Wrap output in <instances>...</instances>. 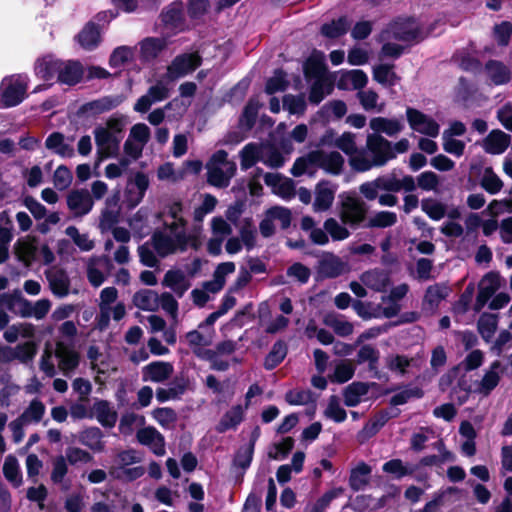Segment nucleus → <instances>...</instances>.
Returning <instances> with one entry per match:
<instances>
[{
    "mask_svg": "<svg viewBox=\"0 0 512 512\" xmlns=\"http://www.w3.org/2000/svg\"><path fill=\"white\" fill-rule=\"evenodd\" d=\"M367 214L368 206L363 200L357 197H348L341 204L339 217L343 225L357 229L360 226L363 227Z\"/></svg>",
    "mask_w": 512,
    "mask_h": 512,
    "instance_id": "f257e3e1",
    "label": "nucleus"
},
{
    "mask_svg": "<svg viewBox=\"0 0 512 512\" xmlns=\"http://www.w3.org/2000/svg\"><path fill=\"white\" fill-rule=\"evenodd\" d=\"M390 29L395 40L410 44L419 43L427 37L421 27L415 25L413 17L399 18L393 21L390 24Z\"/></svg>",
    "mask_w": 512,
    "mask_h": 512,
    "instance_id": "f03ea898",
    "label": "nucleus"
},
{
    "mask_svg": "<svg viewBox=\"0 0 512 512\" xmlns=\"http://www.w3.org/2000/svg\"><path fill=\"white\" fill-rule=\"evenodd\" d=\"M159 18L162 25L174 34L183 32L187 28L184 15V3L182 0H175L164 7Z\"/></svg>",
    "mask_w": 512,
    "mask_h": 512,
    "instance_id": "7ed1b4c3",
    "label": "nucleus"
},
{
    "mask_svg": "<svg viewBox=\"0 0 512 512\" xmlns=\"http://www.w3.org/2000/svg\"><path fill=\"white\" fill-rule=\"evenodd\" d=\"M502 277L498 271H489L478 284V294L474 303V311L480 312L487 302L494 296L501 287Z\"/></svg>",
    "mask_w": 512,
    "mask_h": 512,
    "instance_id": "20e7f679",
    "label": "nucleus"
},
{
    "mask_svg": "<svg viewBox=\"0 0 512 512\" xmlns=\"http://www.w3.org/2000/svg\"><path fill=\"white\" fill-rule=\"evenodd\" d=\"M367 149L372 154L375 167L384 166L389 160L396 157L391 142L380 134L367 136Z\"/></svg>",
    "mask_w": 512,
    "mask_h": 512,
    "instance_id": "39448f33",
    "label": "nucleus"
},
{
    "mask_svg": "<svg viewBox=\"0 0 512 512\" xmlns=\"http://www.w3.org/2000/svg\"><path fill=\"white\" fill-rule=\"evenodd\" d=\"M95 143L97 149V161L115 157L119 152L120 140L108 129L99 126L94 130Z\"/></svg>",
    "mask_w": 512,
    "mask_h": 512,
    "instance_id": "423d86ee",
    "label": "nucleus"
},
{
    "mask_svg": "<svg viewBox=\"0 0 512 512\" xmlns=\"http://www.w3.org/2000/svg\"><path fill=\"white\" fill-rule=\"evenodd\" d=\"M406 117L411 129L432 138L438 136L440 130L439 124L423 112L408 107L406 109Z\"/></svg>",
    "mask_w": 512,
    "mask_h": 512,
    "instance_id": "0eeeda50",
    "label": "nucleus"
},
{
    "mask_svg": "<svg viewBox=\"0 0 512 512\" xmlns=\"http://www.w3.org/2000/svg\"><path fill=\"white\" fill-rule=\"evenodd\" d=\"M312 164L325 170L332 175H339L344 166V158L338 151L326 153L323 150H315L310 152Z\"/></svg>",
    "mask_w": 512,
    "mask_h": 512,
    "instance_id": "6e6552de",
    "label": "nucleus"
},
{
    "mask_svg": "<svg viewBox=\"0 0 512 512\" xmlns=\"http://www.w3.org/2000/svg\"><path fill=\"white\" fill-rule=\"evenodd\" d=\"M27 83L20 78L11 79L1 86V101L4 108L19 105L27 97Z\"/></svg>",
    "mask_w": 512,
    "mask_h": 512,
    "instance_id": "1a4fd4ad",
    "label": "nucleus"
},
{
    "mask_svg": "<svg viewBox=\"0 0 512 512\" xmlns=\"http://www.w3.org/2000/svg\"><path fill=\"white\" fill-rule=\"evenodd\" d=\"M84 74V66L79 60H62L57 83L73 87L84 79Z\"/></svg>",
    "mask_w": 512,
    "mask_h": 512,
    "instance_id": "9d476101",
    "label": "nucleus"
},
{
    "mask_svg": "<svg viewBox=\"0 0 512 512\" xmlns=\"http://www.w3.org/2000/svg\"><path fill=\"white\" fill-rule=\"evenodd\" d=\"M137 441L144 446H148L157 456H163L165 450L164 436L153 426L139 429L136 432Z\"/></svg>",
    "mask_w": 512,
    "mask_h": 512,
    "instance_id": "9b49d317",
    "label": "nucleus"
},
{
    "mask_svg": "<svg viewBox=\"0 0 512 512\" xmlns=\"http://www.w3.org/2000/svg\"><path fill=\"white\" fill-rule=\"evenodd\" d=\"M60 65H62V59L48 54L35 61L34 72L39 79L45 82L57 81Z\"/></svg>",
    "mask_w": 512,
    "mask_h": 512,
    "instance_id": "f8f14e48",
    "label": "nucleus"
},
{
    "mask_svg": "<svg viewBox=\"0 0 512 512\" xmlns=\"http://www.w3.org/2000/svg\"><path fill=\"white\" fill-rule=\"evenodd\" d=\"M174 368L170 362L153 361L142 369L143 381L162 383L173 374Z\"/></svg>",
    "mask_w": 512,
    "mask_h": 512,
    "instance_id": "ddd939ff",
    "label": "nucleus"
},
{
    "mask_svg": "<svg viewBox=\"0 0 512 512\" xmlns=\"http://www.w3.org/2000/svg\"><path fill=\"white\" fill-rule=\"evenodd\" d=\"M380 385L376 382L355 381L346 386L343 390L344 404L347 407H356L371 388L378 389Z\"/></svg>",
    "mask_w": 512,
    "mask_h": 512,
    "instance_id": "4468645a",
    "label": "nucleus"
},
{
    "mask_svg": "<svg viewBox=\"0 0 512 512\" xmlns=\"http://www.w3.org/2000/svg\"><path fill=\"white\" fill-rule=\"evenodd\" d=\"M93 205V199L85 189L73 190L67 196V206L77 216L88 214L92 210Z\"/></svg>",
    "mask_w": 512,
    "mask_h": 512,
    "instance_id": "2eb2a0df",
    "label": "nucleus"
},
{
    "mask_svg": "<svg viewBox=\"0 0 512 512\" xmlns=\"http://www.w3.org/2000/svg\"><path fill=\"white\" fill-rule=\"evenodd\" d=\"M76 40L85 50L92 51L96 49L101 42L100 26L94 21L87 22L77 34Z\"/></svg>",
    "mask_w": 512,
    "mask_h": 512,
    "instance_id": "dca6fc26",
    "label": "nucleus"
},
{
    "mask_svg": "<svg viewBox=\"0 0 512 512\" xmlns=\"http://www.w3.org/2000/svg\"><path fill=\"white\" fill-rule=\"evenodd\" d=\"M56 357L59 359V368L67 374L75 370L80 362V355L73 348L65 345L63 342L56 344Z\"/></svg>",
    "mask_w": 512,
    "mask_h": 512,
    "instance_id": "f3484780",
    "label": "nucleus"
},
{
    "mask_svg": "<svg viewBox=\"0 0 512 512\" xmlns=\"http://www.w3.org/2000/svg\"><path fill=\"white\" fill-rule=\"evenodd\" d=\"M326 69L324 55L317 50H314L303 64V73L306 80L324 79Z\"/></svg>",
    "mask_w": 512,
    "mask_h": 512,
    "instance_id": "a211bd4d",
    "label": "nucleus"
},
{
    "mask_svg": "<svg viewBox=\"0 0 512 512\" xmlns=\"http://www.w3.org/2000/svg\"><path fill=\"white\" fill-rule=\"evenodd\" d=\"M318 272L323 278H336L344 272V263L337 255L326 252L319 260Z\"/></svg>",
    "mask_w": 512,
    "mask_h": 512,
    "instance_id": "6ab92c4d",
    "label": "nucleus"
},
{
    "mask_svg": "<svg viewBox=\"0 0 512 512\" xmlns=\"http://www.w3.org/2000/svg\"><path fill=\"white\" fill-rule=\"evenodd\" d=\"M201 64L202 58L198 54H181L174 58L169 69L176 72L179 76H184L195 71Z\"/></svg>",
    "mask_w": 512,
    "mask_h": 512,
    "instance_id": "aec40b11",
    "label": "nucleus"
},
{
    "mask_svg": "<svg viewBox=\"0 0 512 512\" xmlns=\"http://www.w3.org/2000/svg\"><path fill=\"white\" fill-rule=\"evenodd\" d=\"M511 137L501 130H492L484 140V150L492 155L502 154L509 146Z\"/></svg>",
    "mask_w": 512,
    "mask_h": 512,
    "instance_id": "412c9836",
    "label": "nucleus"
},
{
    "mask_svg": "<svg viewBox=\"0 0 512 512\" xmlns=\"http://www.w3.org/2000/svg\"><path fill=\"white\" fill-rule=\"evenodd\" d=\"M485 70L492 83L497 86L509 83L512 77L510 68L499 60H488L485 63Z\"/></svg>",
    "mask_w": 512,
    "mask_h": 512,
    "instance_id": "4be33fe9",
    "label": "nucleus"
},
{
    "mask_svg": "<svg viewBox=\"0 0 512 512\" xmlns=\"http://www.w3.org/2000/svg\"><path fill=\"white\" fill-rule=\"evenodd\" d=\"M350 27L351 21L347 16L343 15L322 24L320 33L328 39H337L344 36L349 31Z\"/></svg>",
    "mask_w": 512,
    "mask_h": 512,
    "instance_id": "5701e85b",
    "label": "nucleus"
},
{
    "mask_svg": "<svg viewBox=\"0 0 512 512\" xmlns=\"http://www.w3.org/2000/svg\"><path fill=\"white\" fill-rule=\"evenodd\" d=\"M188 387V381L184 378H174L169 388H157L156 399L160 403H164L168 400L180 399V397L186 392Z\"/></svg>",
    "mask_w": 512,
    "mask_h": 512,
    "instance_id": "b1692460",
    "label": "nucleus"
},
{
    "mask_svg": "<svg viewBox=\"0 0 512 512\" xmlns=\"http://www.w3.org/2000/svg\"><path fill=\"white\" fill-rule=\"evenodd\" d=\"M92 412L103 427L112 428L115 426L117 413L110 407L107 400H97L93 404Z\"/></svg>",
    "mask_w": 512,
    "mask_h": 512,
    "instance_id": "393cba45",
    "label": "nucleus"
},
{
    "mask_svg": "<svg viewBox=\"0 0 512 512\" xmlns=\"http://www.w3.org/2000/svg\"><path fill=\"white\" fill-rule=\"evenodd\" d=\"M244 411L243 407L238 404L233 406L230 410L226 411L221 417L220 421L215 427L218 433H225L230 429H236V427L243 421Z\"/></svg>",
    "mask_w": 512,
    "mask_h": 512,
    "instance_id": "a878e982",
    "label": "nucleus"
},
{
    "mask_svg": "<svg viewBox=\"0 0 512 512\" xmlns=\"http://www.w3.org/2000/svg\"><path fill=\"white\" fill-rule=\"evenodd\" d=\"M166 47L165 38L147 37L140 43L141 58L145 61L154 60Z\"/></svg>",
    "mask_w": 512,
    "mask_h": 512,
    "instance_id": "bb28decb",
    "label": "nucleus"
},
{
    "mask_svg": "<svg viewBox=\"0 0 512 512\" xmlns=\"http://www.w3.org/2000/svg\"><path fill=\"white\" fill-rule=\"evenodd\" d=\"M103 436L100 428L89 427L80 433L79 442L94 452H103L105 449Z\"/></svg>",
    "mask_w": 512,
    "mask_h": 512,
    "instance_id": "cd10ccee",
    "label": "nucleus"
},
{
    "mask_svg": "<svg viewBox=\"0 0 512 512\" xmlns=\"http://www.w3.org/2000/svg\"><path fill=\"white\" fill-rule=\"evenodd\" d=\"M151 244L156 253L162 258L175 253L172 236L167 235L161 229L154 230L151 236Z\"/></svg>",
    "mask_w": 512,
    "mask_h": 512,
    "instance_id": "c85d7f7f",
    "label": "nucleus"
},
{
    "mask_svg": "<svg viewBox=\"0 0 512 512\" xmlns=\"http://www.w3.org/2000/svg\"><path fill=\"white\" fill-rule=\"evenodd\" d=\"M371 471H372V469L367 463L360 462L350 472V476H349L350 488L353 491L357 492V491L362 490L365 486H367L370 482Z\"/></svg>",
    "mask_w": 512,
    "mask_h": 512,
    "instance_id": "c756f323",
    "label": "nucleus"
},
{
    "mask_svg": "<svg viewBox=\"0 0 512 512\" xmlns=\"http://www.w3.org/2000/svg\"><path fill=\"white\" fill-rule=\"evenodd\" d=\"M329 182L321 180L315 189L314 209L316 211L328 210L334 201V191L328 187Z\"/></svg>",
    "mask_w": 512,
    "mask_h": 512,
    "instance_id": "7c9ffc66",
    "label": "nucleus"
},
{
    "mask_svg": "<svg viewBox=\"0 0 512 512\" xmlns=\"http://www.w3.org/2000/svg\"><path fill=\"white\" fill-rule=\"evenodd\" d=\"M260 107L261 104L258 100L250 98L244 106L243 111L239 117V128L250 131L256 124Z\"/></svg>",
    "mask_w": 512,
    "mask_h": 512,
    "instance_id": "2f4dec72",
    "label": "nucleus"
},
{
    "mask_svg": "<svg viewBox=\"0 0 512 512\" xmlns=\"http://www.w3.org/2000/svg\"><path fill=\"white\" fill-rule=\"evenodd\" d=\"M133 303L143 311H156L159 308V295L153 290L142 289L134 294Z\"/></svg>",
    "mask_w": 512,
    "mask_h": 512,
    "instance_id": "473e14b6",
    "label": "nucleus"
},
{
    "mask_svg": "<svg viewBox=\"0 0 512 512\" xmlns=\"http://www.w3.org/2000/svg\"><path fill=\"white\" fill-rule=\"evenodd\" d=\"M370 128L374 134L385 133L388 136L398 134L403 126L397 119H388L384 117H375L370 120Z\"/></svg>",
    "mask_w": 512,
    "mask_h": 512,
    "instance_id": "72a5a7b5",
    "label": "nucleus"
},
{
    "mask_svg": "<svg viewBox=\"0 0 512 512\" xmlns=\"http://www.w3.org/2000/svg\"><path fill=\"white\" fill-rule=\"evenodd\" d=\"M498 326V316L492 313H483L477 321V329L485 342H490Z\"/></svg>",
    "mask_w": 512,
    "mask_h": 512,
    "instance_id": "f704fd0d",
    "label": "nucleus"
},
{
    "mask_svg": "<svg viewBox=\"0 0 512 512\" xmlns=\"http://www.w3.org/2000/svg\"><path fill=\"white\" fill-rule=\"evenodd\" d=\"M287 352L288 347L286 342L277 340L264 359V368L266 370L275 369L285 359Z\"/></svg>",
    "mask_w": 512,
    "mask_h": 512,
    "instance_id": "c9c22d12",
    "label": "nucleus"
},
{
    "mask_svg": "<svg viewBox=\"0 0 512 512\" xmlns=\"http://www.w3.org/2000/svg\"><path fill=\"white\" fill-rule=\"evenodd\" d=\"M417 469L418 465H404L403 461L398 458L391 459L382 466L383 472L393 475L396 479L411 476Z\"/></svg>",
    "mask_w": 512,
    "mask_h": 512,
    "instance_id": "e433bc0d",
    "label": "nucleus"
},
{
    "mask_svg": "<svg viewBox=\"0 0 512 512\" xmlns=\"http://www.w3.org/2000/svg\"><path fill=\"white\" fill-rule=\"evenodd\" d=\"M239 156L241 169L246 171L261 160L260 146L254 142L248 143L241 149Z\"/></svg>",
    "mask_w": 512,
    "mask_h": 512,
    "instance_id": "4c0bfd02",
    "label": "nucleus"
},
{
    "mask_svg": "<svg viewBox=\"0 0 512 512\" xmlns=\"http://www.w3.org/2000/svg\"><path fill=\"white\" fill-rule=\"evenodd\" d=\"M52 293L60 298L69 294L70 279L65 270H58L52 277H48Z\"/></svg>",
    "mask_w": 512,
    "mask_h": 512,
    "instance_id": "58836bf2",
    "label": "nucleus"
},
{
    "mask_svg": "<svg viewBox=\"0 0 512 512\" xmlns=\"http://www.w3.org/2000/svg\"><path fill=\"white\" fill-rule=\"evenodd\" d=\"M3 474L7 481H9L14 487H19L21 485L22 475L18 460L14 455L10 454L5 458Z\"/></svg>",
    "mask_w": 512,
    "mask_h": 512,
    "instance_id": "ea45409f",
    "label": "nucleus"
},
{
    "mask_svg": "<svg viewBox=\"0 0 512 512\" xmlns=\"http://www.w3.org/2000/svg\"><path fill=\"white\" fill-rule=\"evenodd\" d=\"M286 72L279 68L274 72V76L270 77L265 84V92L268 95H273L277 92L285 91L289 86V81L286 78Z\"/></svg>",
    "mask_w": 512,
    "mask_h": 512,
    "instance_id": "a19ab883",
    "label": "nucleus"
},
{
    "mask_svg": "<svg viewBox=\"0 0 512 512\" xmlns=\"http://www.w3.org/2000/svg\"><path fill=\"white\" fill-rule=\"evenodd\" d=\"M397 223V215L392 211H380L366 222L364 228H387Z\"/></svg>",
    "mask_w": 512,
    "mask_h": 512,
    "instance_id": "79ce46f5",
    "label": "nucleus"
},
{
    "mask_svg": "<svg viewBox=\"0 0 512 512\" xmlns=\"http://www.w3.org/2000/svg\"><path fill=\"white\" fill-rule=\"evenodd\" d=\"M355 367L348 360H342L335 366L334 373L329 376L331 382L343 384L353 378Z\"/></svg>",
    "mask_w": 512,
    "mask_h": 512,
    "instance_id": "37998d69",
    "label": "nucleus"
},
{
    "mask_svg": "<svg viewBox=\"0 0 512 512\" xmlns=\"http://www.w3.org/2000/svg\"><path fill=\"white\" fill-rule=\"evenodd\" d=\"M480 185L491 195L499 193L503 188L502 180L495 174L492 167L485 168Z\"/></svg>",
    "mask_w": 512,
    "mask_h": 512,
    "instance_id": "c03bdc74",
    "label": "nucleus"
},
{
    "mask_svg": "<svg viewBox=\"0 0 512 512\" xmlns=\"http://www.w3.org/2000/svg\"><path fill=\"white\" fill-rule=\"evenodd\" d=\"M421 209L434 221H439L446 215V206L432 198L422 199Z\"/></svg>",
    "mask_w": 512,
    "mask_h": 512,
    "instance_id": "a18cd8bd",
    "label": "nucleus"
},
{
    "mask_svg": "<svg viewBox=\"0 0 512 512\" xmlns=\"http://www.w3.org/2000/svg\"><path fill=\"white\" fill-rule=\"evenodd\" d=\"M393 69V64H380L373 69V79L379 84L393 86L398 79Z\"/></svg>",
    "mask_w": 512,
    "mask_h": 512,
    "instance_id": "49530a36",
    "label": "nucleus"
},
{
    "mask_svg": "<svg viewBox=\"0 0 512 512\" xmlns=\"http://www.w3.org/2000/svg\"><path fill=\"white\" fill-rule=\"evenodd\" d=\"M154 420L163 428H169L177 422V412L171 407H157L151 412Z\"/></svg>",
    "mask_w": 512,
    "mask_h": 512,
    "instance_id": "de8ad7c7",
    "label": "nucleus"
},
{
    "mask_svg": "<svg viewBox=\"0 0 512 512\" xmlns=\"http://www.w3.org/2000/svg\"><path fill=\"white\" fill-rule=\"evenodd\" d=\"M284 108L293 115H303L307 109L304 94H287L283 97Z\"/></svg>",
    "mask_w": 512,
    "mask_h": 512,
    "instance_id": "09e8293b",
    "label": "nucleus"
},
{
    "mask_svg": "<svg viewBox=\"0 0 512 512\" xmlns=\"http://www.w3.org/2000/svg\"><path fill=\"white\" fill-rule=\"evenodd\" d=\"M14 349V360L27 364L31 362L37 354V345L33 341H27L18 344Z\"/></svg>",
    "mask_w": 512,
    "mask_h": 512,
    "instance_id": "8fccbe9b",
    "label": "nucleus"
},
{
    "mask_svg": "<svg viewBox=\"0 0 512 512\" xmlns=\"http://www.w3.org/2000/svg\"><path fill=\"white\" fill-rule=\"evenodd\" d=\"M324 323L333 328L334 332L341 337H347L353 333V324L338 319L334 314H327Z\"/></svg>",
    "mask_w": 512,
    "mask_h": 512,
    "instance_id": "3c124183",
    "label": "nucleus"
},
{
    "mask_svg": "<svg viewBox=\"0 0 512 512\" xmlns=\"http://www.w3.org/2000/svg\"><path fill=\"white\" fill-rule=\"evenodd\" d=\"M206 167L208 184L217 188H227L229 186L228 177L225 176L221 167L211 164H207Z\"/></svg>",
    "mask_w": 512,
    "mask_h": 512,
    "instance_id": "603ef678",
    "label": "nucleus"
},
{
    "mask_svg": "<svg viewBox=\"0 0 512 512\" xmlns=\"http://www.w3.org/2000/svg\"><path fill=\"white\" fill-rule=\"evenodd\" d=\"M323 228L334 241H342L350 236L349 230L338 223L335 218H328L324 221Z\"/></svg>",
    "mask_w": 512,
    "mask_h": 512,
    "instance_id": "864d4df0",
    "label": "nucleus"
},
{
    "mask_svg": "<svg viewBox=\"0 0 512 512\" xmlns=\"http://www.w3.org/2000/svg\"><path fill=\"white\" fill-rule=\"evenodd\" d=\"M424 391L420 387L406 388L395 395H393L389 401L391 406H399L406 404L412 398H422Z\"/></svg>",
    "mask_w": 512,
    "mask_h": 512,
    "instance_id": "5fc2aeb1",
    "label": "nucleus"
},
{
    "mask_svg": "<svg viewBox=\"0 0 512 512\" xmlns=\"http://www.w3.org/2000/svg\"><path fill=\"white\" fill-rule=\"evenodd\" d=\"M45 413V405L42 401L34 399L30 402L29 406L20 415L26 422L33 421L38 423L41 421Z\"/></svg>",
    "mask_w": 512,
    "mask_h": 512,
    "instance_id": "6e6d98bb",
    "label": "nucleus"
},
{
    "mask_svg": "<svg viewBox=\"0 0 512 512\" xmlns=\"http://www.w3.org/2000/svg\"><path fill=\"white\" fill-rule=\"evenodd\" d=\"M194 354L203 360L209 361L213 370L227 371L229 369V362L221 360L218 355L212 352V349L194 350Z\"/></svg>",
    "mask_w": 512,
    "mask_h": 512,
    "instance_id": "4d7b16f0",
    "label": "nucleus"
},
{
    "mask_svg": "<svg viewBox=\"0 0 512 512\" xmlns=\"http://www.w3.org/2000/svg\"><path fill=\"white\" fill-rule=\"evenodd\" d=\"M120 219V209H109L104 208L101 211L100 220H99V229L102 233L107 232L115 227L118 224Z\"/></svg>",
    "mask_w": 512,
    "mask_h": 512,
    "instance_id": "13d9d810",
    "label": "nucleus"
},
{
    "mask_svg": "<svg viewBox=\"0 0 512 512\" xmlns=\"http://www.w3.org/2000/svg\"><path fill=\"white\" fill-rule=\"evenodd\" d=\"M325 416L334 420L336 423H342L346 420V410L340 406L339 399L336 395L330 396L328 406L325 410Z\"/></svg>",
    "mask_w": 512,
    "mask_h": 512,
    "instance_id": "bf43d9fd",
    "label": "nucleus"
},
{
    "mask_svg": "<svg viewBox=\"0 0 512 512\" xmlns=\"http://www.w3.org/2000/svg\"><path fill=\"white\" fill-rule=\"evenodd\" d=\"M240 241L248 250L254 248L256 244V229L253 226L251 218H245L240 228Z\"/></svg>",
    "mask_w": 512,
    "mask_h": 512,
    "instance_id": "052dcab7",
    "label": "nucleus"
},
{
    "mask_svg": "<svg viewBox=\"0 0 512 512\" xmlns=\"http://www.w3.org/2000/svg\"><path fill=\"white\" fill-rule=\"evenodd\" d=\"M285 401L289 405H307L309 403H315L313 392L310 390H289L285 394Z\"/></svg>",
    "mask_w": 512,
    "mask_h": 512,
    "instance_id": "680f3d73",
    "label": "nucleus"
},
{
    "mask_svg": "<svg viewBox=\"0 0 512 512\" xmlns=\"http://www.w3.org/2000/svg\"><path fill=\"white\" fill-rule=\"evenodd\" d=\"M67 460L63 455H59L53 460V468L50 475L51 481L54 484H61L68 473Z\"/></svg>",
    "mask_w": 512,
    "mask_h": 512,
    "instance_id": "e2e57ef3",
    "label": "nucleus"
},
{
    "mask_svg": "<svg viewBox=\"0 0 512 512\" xmlns=\"http://www.w3.org/2000/svg\"><path fill=\"white\" fill-rule=\"evenodd\" d=\"M72 179V173L65 165L58 166L53 175L54 186L60 191L67 189L71 185Z\"/></svg>",
    "mask_w": 512,
    "mask_h": 512,
    "instance_id": "0e129e2a",
    "label": "nucleus"
},
{
    "mask_svg": "<svg viewBox=\"0 0 512 512\" xmlns=\"http://www.w3.org/2000/svg\"><path fill=\"white\" fill-rule=\"evenodd\" d=\"M254 450L247 445L241 446L235 453L233 458V465L242 470H246L250 467L253 460Z\"/></svg>",
    "mask_w": 512,
    "mask_h": 512,
    "instance_id": "69168bd1",
    "label": "nucleus"
},
{
    "mask_svg": "<svg viewBox=\"0 0 512 512\" xmlns=\"http://www.w3.org/2000/svg\"><path fill=\"white\" fill-rule=\"evenodd\" d=\"M342 492L341 488H334L326 491L320 498L316 500L308 512H325L331 502Z\"/></svg>",
    "mask_w": 512,
    "mask_h": 512,
    "instance_id": "338daca9",
    "label": "nucleus"
},
{
    "mask_svg": "<svg viewBox=\"0 0 512 512\" xmlns=\"http://www.w3.org/2000/svg\"><path fill=\"white\" fill-rule=\"evenodd\" d=\"M494 36L499 46H507L512 36V23L502 21L494 26Z\"/></svg>",
    "mask_w": 512,
    "mask_h": 512,
    "instance_id": "774afa93",
    "label": "nucleus"
}]
</instances>
